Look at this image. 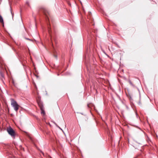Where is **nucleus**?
<instances>
[{
	"label": "nucleus",
	"mask_w": 158,
	"mask_h": 158,
	"mask_svg": "<svg viewBox=\"0 0 158 158\" xmlns=\"http://www.w3.org/2000/svg\"><path fill=\"white\" fill-rule=\"evenodd\" d=\"M10 100L11 105L14 108V110L17 112L19 107V105L13 99L11 98Z\"/></svg>",
	"instance_id": "obj_1"
},
{
	"label": "nucleus",
	"mask_w": 158,
	"mask_h": 158,
	"mask_svg": "<svg viewBox=\"0 0 158 158\" xmlns=\"http://www.w3.org/2000/svg\"><path fill=\"white\" fill-rule=\"evenodd\" d=\"M7 131L9 134L11 135L12 137L15 136V132L11 127H10L8 128Z\"/></svg>",
	"instance_id": "obj_2"
},
{
	"label": "nucleus",
	"mask_w": 158,
	"mask_h": 158,
	"mask_svg": "<svg viewBox=\"0 0 158 158\" xmlns=\"http://www.w3.org/2000/svg\"><path fill=\"white\" fill-rule=\"evenodd\" d=\"M40 110L41 111V114L43 115H44L45 114L44 111V110L42 106H40Z\"/></svg>",
	"instance_id": "obj_3"
},
{
	"label": "nucleus",
	"mask_w": 158,
	"mask_h": 158,
	"mask_svg": "<svg viewBox=\"0 0 158 158\" xmlns=\"http://www.w3.org/2000/svg\"><path fill=\"white\" fill-rule=\"evenodd\" d=\"M0 22L3 24V26L4 25V23H3V19L1 16V15H0Z\"/></svg>",
	"instance_id": "obj_4"
},
{
	"label": "nucleus",
	"mask_w": 158,
	"mask_h": 158,
	"mask_svg": "<svg viewBox=\"0 0 158 158\" xmlns=\"http://www.w3.org/2000/svg\"><path fill=\"white\" fill-rule=\"evenodd\" d=\"M43 11L44 13V14L46 15L47 16V15L46 14L47 12H48V11L47 10H46L45 9H44L43 10Z\"/></svg>",
	"instance_id": "obj_5"
},
{
	"label": "nucleus",
	"mask_w": 158,
	"mask_h": 158,
	"mask_svg": "<svg viewBox=\"0 0 158 158\" xmlns=\"http://www.w3.org/2000/svg\"><path fill=\"white\" fill-rule=\"evenodd\" d=\"M38 104L40 107V106H42V107L43 108L42 104V103L41 102H38Z\"/></svg>",
	"instance_id": "obj_6"
},
{
	"label": "nucleus",
	"mask_w": 158,
	"mask_h": 158,
	"mask_svg": "<svg viewBox=\"0 0 158 158\" xmlns=\"http://www.w3.org/2000/svg\"><path fill=\"white\" fill-rule=\"evenodd\" d=\"M10 12H11V15H12V18H13V16H14V13H12V9H11V7L10 6Z\"/></svg>",
	"instance_id": "obj_7"
},
{
	"label": "nucleus",
	"mask_w": 158,
	"mask_h": 158,
	"mask_svg": "<svg viewBox=\"0 0 158 158\" xmlns=\"http://www.w3.org/2000/svg\"><path fill=\"white\" fill-rule=\"evenodd\" d=\"M0 75H1V76L2 77H3V74H2V73H1V72H0Z\"/></svg>",
	"instance_id": "obj_8"
},
{
	"label": "nucleus",
	"mask_w": 158,
	"mask_h": 158,
	"mask_svg": "<svg viewBox=\"0 0 158 158\" xmlns=\"http://www.w3.org/2000/svg\"><path fill=\"white\" fill-rule=\"evenodd\" d=\"M48 29H49L48 31H49V33H50V30H49V29H50L49 27H48Z\"/></svg>",
	"instance_id": "obj_9"
},
{
	"label": "nucleus",
	"mask_w": 158,
	"mask_h": 158,
	"mask_svg": "<svg viewBox=\"0 0 158 158\" xmlns=\"http://www.w3.org/2000/svg\"><path fill=\"white\" fill-rule=\"evenodd\" d=\"M54 56L55 58H57V56L56 55H55Z\"/></svg>",
	"instance_id": "obj_10"
},
{
	"label": "nucleus",
	"mask_w": 158,
	"mask_h": 158,
	"mask_svg": "<svg viewBox=\"0 0 158 158\" xmlns=\"http://www.w3.org/2000/svg\"><path fill=\"white\" fill-rule=\"evenodd\" d=\"M26 39L27 40H30L28 38H27Z\"/></svg>",
	"instance_id": "obj_11"
},
{
	"label": "nucleus",
	"mask_w": 158,
	"mask_h": 158,
	"mask_svg": "<svg viewBox=\"0 0 158 158\" xmlns=\"http://www.w3.org/2000/svg\"><path fill=\"white\" fill-rule=\"evenodd\" d=\"M58 126V127L60 129H60V127H59L58 126Z\"/></svg>",
	"instance_id": "obj_12"
},
{
	"label": "nucleus",
	"mask_w": 158,
	"mask_h": 158,
	"mask_svg": "<svg viewBox=\"0 0 158 158\" xmlns=\"http://www.w3.org/2000/svg\"><path fill=\"white\" fill-rule=\"evenodd\" d=\"M41 152V153H42L44 154L42 152Z\"/></svg>",
	"instance_id": "obj_13"
},
{
	"label": "nucleus",
	"mask_w": 158,
	"mask_h": 158,
	"mask_svg": "<svg viewBox=\"0 0 158 158\" xmlns=\"http://www.w3.org/2000/svg\"><path fill=\"white\" fill-rule=\"evenodd\" d=\"M130 83L131 84V82H130Z\"/></svg>",
	"instance_id": "obj_14"
}]
</instances>
